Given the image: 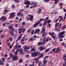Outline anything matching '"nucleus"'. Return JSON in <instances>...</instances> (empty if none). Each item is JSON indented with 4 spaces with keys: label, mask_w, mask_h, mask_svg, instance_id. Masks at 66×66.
<instances>
[{
    "label": "nucleus",
    "mask_w": 66,
    "mask_h": 66,
    "mask_svg": "<svg viewBox=\"0 0 66 66\" xmlns=\"http://www.w3.org/2000/svg\"><path fill=\"white\" fill-rule=\"evenodd\" d=\"M21 14V13L19 12L17 14V16H19V15H20Z\"/></svg>",
    "instance_id": "nucleus-36"
},
{
    "label": "nucleus",
    "mask_w": 66,
    "mask_h": 66,
    "mask_svg": "<svg viewBox=\"0 0 66 66\" xmlns=\"http://www.w3.org/2000/svg\"><path fill=\"white\" fill-rule=\"evenodd\" d=\"M59 18H61L62 19V16H59Z\"/></svg>",
    "instance_id": "nucleus-60"
},
{
    "label": "nucleus",
    "mask_w": 66,
    "mask_h": 66,
    "mask_svg": "<svg viewBox=\"0 0 66 66\" xmlns=\"http://www.w3.org/2000/svg\"><path fill=\"white\" fill-rule=\"evenodd\" d=\"M4 65V63L1 60H0V65Z\"/></svg>",
    "instance_id": "nucleus-26"
},
{
    "label": "nucleus",
    "mask_w": 66,
    "mask_h": 66,
    "mask_svg": "<svg viewBox=\"0 0 66 66\" xmlns=\"http://www.w3.org/2000/svg\"><path fill=\"white\" fill-rule=\"evenodd\" d=\"M1 38H2V39L3 38H4V35H1Z\"/></svg>",
    "instance_id": "nucleus-43"
},
{
    "label": "nucleus",
    "mask_w": 66,
    "mask_h": 66,
    "mask_svg": "<svg viewBox=\"0 0 66 66\" xmlns=\"http://www.w3.org/2000/svg\"><path fill=\"white\" fill-rule=\"evenodd\" d=\"M10 57H11L13 58V61H15V60H18V56L17 55H15L14 56L13 55L12 53H10Z\"/></svg>",
    "instance_id": "nucleus-2"
},
{
    "label": "nucleus",
    "mask_w": 66,
    "mask_h": 66,
    "mask_svg": "<svg viewBox=\"0 0 66 66\" xmlns=\"http://www.w3.org/2000/svg\"><path fill=\"white\" fill-rule=\"evenodd\" d=\"M14 26L16 28H17L18 27V24H16L14 25Z\"/></svg>",
    "instance_id": "nucleus-47"
},
{
    "label": "nucleus",
    "mask_w": 66,
    "mask_h": 66,
    "mask_svg": "<svg viewBox=\"0 0 66 66\" xmlns=\"http://www.w3.org/2000/svg\"><path fill=\"white\" fill-rule=\"evenodd\" d=\"M22 21V19L20 18L19 19V22H20V21Z\"/></svg>",
    "instance_id": "nucleus-57"
},
{
    "label": "nucleus",
    "mask_w": 66,
    "mask_h": 66,
    "mask_svg": "<svg viewBox=\"0 0 66 66\" xmlns=\"http://www.w3.org/2000/svg\"><path fill=\"white\" fill-rule=\"evenodd\" d=\"M40 31V30L39 29H36L35 30V32L34 33V34H35L36 33H39V32Z\"/></svg>",
    "instance_id": "nucleus-10"
},
{
    "label": "nucleus",
    "mask_w": 66,
    "mask_h": 66,
    "mask_svg": "<svg viewBox=\"0 0 66 66\" xmlns=\"http://www.w3.org/2000/svg\"><path fill=\"white\" fill-rule=\"evenodd\" d=\"M41 23V21H38V22L37 23L36 22L35 24H34V28H36V27H37V26H38L39 24L40 23Z\"/></svg>",
    "instance_id": "nucleus-7"
},
{
    "label": "nucleus",
    "mask_w": 66,
    "mask_h": 66,
    "mask_svg": "<svg viewBox=\"0 0 66 66\" xmlns=\"http://www.w3.org/2000/svg\"><path fill=\"white\" fill-rule=\"evenodd\" d=\"M47 21L46 20H45V21H44V23L43 24V26H44L45 25H47Z\"/></svg>",
    "instance_id": "nucleus-27"
},
{
    "label": "nucleus",
    "mask_w": 66,
    "mask_h": 66,
    "mask_svg": "<svg viewBox=\"0 0 66 66\" xmlns=\"http://www.w3.org/2000/svg\"><path fill=\"white\" fill-rule=\"evenodd\" d=\"M29 7V5H26V7L27 8H28V7Z\"/></svg>",
    "instance_id": "nucleus-58"
},
{
    "label": "nucleus",
    "mask_w": 66,
    "mask_h": 66,
    "mask_svg": "<svg viewBox=\"0 0 66 66\" xmlns=\"http://www.w3.org/2000/svg\"><path fill=\"white\" fill-rule=\"evenodd\" d=\"M66 57V55H64V57L63 58V59H65Z\"/></svg>",
    "instance_id": "nucleus-61"
},
{
    "label": "nucleus",
    "mask_w": 66,
    "mask_h": 66,
    "mask_svg": "<svg viewBox=\"0 0 66 66\" xmlns=\"http://www.w3.org/2000/svg\"><path fill=\"white\" fill-rule=\"evenodd\" d=\"M4 12H5V13H8V11H7V10H5L4 11Z\"/></svg>",
    "instance_id": "nucleus-51"
},
{
    "label": "nucleus",
    "mask_w": 66,
    "mask_h": 66,
    "mask_svg": "<svg viewBox=\"0 0 66 66\" xmlns=\"http://www.w3.org/2000/svg\"><path fill=\"white\" fill-rule=\"evenodd\" d=\"M46 40V37H45L43 39V41L42 42H43V45H44L46 43V41L45 40Z\"/></svg>",
    "instance_id": "nucleus-17"
},
{
    "label": "nucleus",
    "mask_w": 66,
    "mask_h": 66,
    "mask_svg": "<svg viewBox=\"0 0 66 66\" xmlns=\"http://www.w3.org/2000/svg\"><path fill=\"white\" fill-rule=\"evenodd\" d=\"M44 56V55L43 54H41V55H40L38 58V59H40V57H43Z\"/></svg>",
    "instance_id": "nucleus-29"
},
{
    "label": "nucleus",
    "mask_w": 66,
    "mask_h": 66,
    "mask_svg": "<svg viewBox=\"0 0 66 66\" xmlns=\"http://www.w3.org/2000/svg\"><path fill=\"white\" fill-rule=\"evenodd\" d=\"M57 25H58V23L57 22L56 23H55V28H56V29H55V31H57V27H58V26H57Z\"/></svg>",
    "instance_id": "nucleus-14"
},
{
    "label": "nucleus",
    "mask_w": 66,
    "mask_h": 66,
    "mask_svg": "<svg viewBox=\"0 0 66 66\" xmlns=\"http://www.w3.org/2000/svg\"><path fill=\"white\" fill-rule=\"evenodd\" d=\"M18 49L16 50V51L14 53V54H17L18 52Z\"/></svg>",
    "instance_id": "nucleus-34"
},
{
    "label": "nucleus",
    "mask_w": 66,
    "mask_h": 66,
    "mask_svg": "<svg viewBox=\"0 0 66 66\" xmlns=\"http://www.w3.org/2000/svg\"><path fill=\"white\" fill-rule=\"evenodd\" d=\"M22 30V28H21L19 29L18 31H19V34L20 33H21V31Z\"/></svg>",
    "instance_id": "nucleus-25"
},
{
    "label": "nucleus",
    "mask_w": 66,
    "mask_h": 66,
    "mask_svg": "<svg viewBox=\"0 0 66 66\" xmlns=\"http://www.w3.org/2000/svg\"><path fill=\"white\" fill-rule=\"evenodd\" d=\"M38 12H37V14H39L40 13H41V12H42V10L41 9H39L38 10Z\"/></svg>",
    "instance_id": "nucleus-23"
},
{
    "label": "nucleus",
    "mask_w": 66,
    "mask_h": 66,
    "mask_svg": "<svg viewBox=\"0 0 66 66\" xmlns=\"http://www.w3.org/2000/svg\"><path fill=\"white\" fill-rule=\"evenodd\" d=\"M15 16V12L12 13L10 14V15L9 17V18H10V19L13 18Z\"/></svg>",
    "instance_id": "nucleus-5"
},
{
    "label": "nucleus",
    "mask_w": 66,
    "mask_h": 66,
    "mask_svg": "<svg viewBox=\"0 0 66 66\" xmlns=\"http://www.w3.org/2000/svg\"><path fill=\"white\" fill-rule=\"evenodd\" d=\"M49 1V0H44L43 1L44 2L46 3V2H48Z\"/></svg>",
    "instance_id": "nucleus-33"
},
{
    "label": "nucleus",
    "mask_w": 66,
    "mask_h": 66,
    "mask_svg": "<svg viewBox=\"0 0 66 66\" xmlns=\"http://www.w3.org/2000/svg\"><path fill=\"white\" fill-rule=\"evenodd\" d=\"M35 49H34V47L32 48L31 50V51H35Z\"/></svg>",
    "instance_id": "nucleus-40"
},
{
    "label": "nucleus",
    "mask_w": 66,
    "mask_h": 66,
    "mask_svg": "<svg viewBox=\"0 0 66 66\" xmlns=\"http://www.w3.org/2000/svg\"><path fill=\"white\" fill-rule=\"evenodd\" d=\"M9 34H11L12 36H14V32L13 31H12L9 32Z\"/></svg>",
    "instance_id": "nucleus-21"
},
{
    "label": "nucleus",
    "mask_w": 66,
    "mask_h": 66,
    "mask_svg": "<svg viewBox=\"0 0 66 66\" xmlns=\"http://www.w3.org/2000/svg\"><path fill=\"white\" fill-rule=\"evenodd\" d=\"M45 20H48V19H49V17H47L46 18H45Z\"/></svg>",
    "instance_id": "nucleus-53"
},
{
    "label": "nucleus",
    "mask_w": 66,
    "mask_h": 66,
    "mask_svg": "<svg viewBox=\"0 0 66 66\" xmlns=\"http://www.w3.org/2000/svg\"><path fill=\"white\" fill-rule=\"evenodd\" d=\"M25 30H26V29H23L22 30V32H24V31H25Z\"/></svg>",
    "instance_id": "nucleus-52"
},
{
    "label": "nucleus",
    "mask_w": 66,
    "mask_h": 66,
    "mask_svg": "<svg viewBox=\"0 0 66 66\" xmlns=\"http://www.w3.org/2000/svg\"><path fill=\"white\" fill-rule=\"evenodd\" d=\"M5 23L6 24H7V25H10V24H11V23H10L9 22L7 23V22H5Z\"/></svg>",
    "instance_id": "nucleus-38"
},
{
    "label": "nucleus",
    "mask_w": 66,
    "mask_h": 66,
    "mask_svg": "<svg viewBox=\"0 0 66 66\" xmlns=\"http://www.w3.org/2000/svg\"><path fill=\"white\" fill-rule=\"evenodd\" d=\"M14 1H15L17 3H18L19 2V0H14Z\"/></svg>",
    "instance_id": "nucleus-45"
},
{
    "label": "nucleus",
    "mask_w": 66,
    "mask_h": 66,
    "mask_svg": "<svg viewBox=\"0 0 66 66\" xmlns=\"http://www.w3.org/2000/svg\"><path fill=\"white\" fill-rule=\"evenodd\" d=\"M28 16L29 17L30 21H33V16L32 15V14L28 15Z\"/></svg>",
    "instance_id": "nucleus-6"
},
{
    "label": "nucleus",
    "mask_w": 66,
    "mask_h": 66,
    "mask_svg": "<svg viewBox=\"0 0 66 66\" xmlns=\"http://www.w3.org/2000/svg\"><path fill=\"white\" fill-rule=\"evenodd\" d=\"M26 57H29V55H26Z\"/></svg>",
    "instance_id": "nucleus-62"
},
{
    "label": "nucleus",
    "mask_w": 66,
    "mask_h": 66,
    "mask_svg": "<svg viewBox=\"0 0 66 66\" xmlns=\"http://www.w3.org/2000/svg\"><path fill=\"white\" fill-rule=\"evenodd\" d=\"M34 30H33L31 31V33L32 35H33V34H34Z\"/></svg>",
    "instance_id": "nucleus-32"
},
{
    "label": "nucleus",
    "mask_w": 66,
    "mask_h": 66,
    "mask_svg": "<svg viewBox=\"0 0 66 66\" xmlns=\"http://www.w3.org/2000/svg\"><path fill=\"white\" fill-rule=\"evenodd\" d=\"M3 27H5L6 26L5 24L4 23H3Z\"/></svg>",
    "instance_id": "nucleus-59"
},
{
    "label": "nucleus",
    "mask_w": 66,
    "mask_h": 66,
    "mask_svg": "<svg viewBox=\"0 0 66 66\" xmlns=\"http://www.w3.org/2000/svg\"><path fill=\"white\" fill-rule=\"evenodd\" d=\"M39 48L41 51H43V50H44V49H46V47H44V46L40 47Z\"/></svg>",
    "instance_id": "nucleus-13"
},
{
    "label": "nucleus",
    "mask_w": 66,
    "mask_h": 66,
    "mask_svg": "<svg viewBox=\"0 0 66 66\" xmlns=\"http://www.w3.org/2000/svg\"><path fill=\"white\" fill-rule=\"evenodd\" d=\"M31 47L30 46L27 47V50H29V49H30V48Z\"/></svg>",
    "instance_id": "nucleus-54"
},
{
    "label": "nucleus",
    "mask_w": 66,
    "mask_h": 66,
    "mask_svg": "<svg viewBox=\"0 0 66 66\" xmlns=\"http://www.w3.org/2000/svg\"><path fill=\"white\" fill-rule=\"evenodd\" d=\"M55 53H57L58 52V47L57 48L56 51L55 52Z\"/></svg>",
    "instance_id": "nucleus-48"
},
{
    "label": "nucleus",
    "mask_w": 66,
    "mask_h": 66,
    "mask_svg": "<svg viewBox=\"0 0 66 66\" xmlns=\"http://www.w3.org/2000/svg\"><path fill=\"white\" fill-rule=\"evenodd\" d=\"M24 37H23L22 39H21V43H22L23 42H24Z\"/></svg>",
    "instance_id": "nucleus-31"
},
{
    "label": "nucleus",
    "mask_w": 66,
    "mask_h": 66,
    "mask_svg": "<svg viewBox=\"0 0 66 66\" xmlns=\"http://www.w3.org/2000/svg\"><path fill=\"white\" fill-rule=\"evenodd\" d=\"M44 61H43V62L44 63H43V65L44 66L45 65L46 63V62H47L48 61H47V60H46V61H45V60H46V58H44Z\"/></svg>",
    "instance_id": "nucleus-12"
},
{
    "label": "nucleus",
    "mask_w": 66,
    "mask_h": 66,
    "mask_svg": "<svg viewBox=\"0 0 66 66\" xmlns=\"http://www.w3.org/2000/svg\"><path fill=\"white\" fill-rule=\"evenodd\" d=\"M38 51H37L33 53H31V54L32 56L35 57V56H37V55H38Z\"/></svg>",
    "instance_id": "nucleus-4"
},
{
    "label": "nucleus",
    "mask_w": 66,
    "mask_h": 66,
    "mask_svg": "<svg viewBox=\"0 0 66 66\" xmlns=\"http://www.w3.org/2000/svg\"><path fill=\"white\" fill-rule=\"evenodd\" d=\"M31 3L32 5H36V4H37V3L36 2H31Z\"/></svg>",
    "instance_id": "nucleus-18"
},
{
    "label": "nucleus",
    "mask_w": 66,
    "mask_h": 66,
    "mask_svg": "<svg viewBox=\"0 0 66 66\" xmlns=\"http://www.w3.org/2000/svg\"><path fill=\"white\" fill-rule=\"evenodd\" d=\"M65 33V31H63L61 32L59 34V37L60 38H63L65 36V35H64Z\"/></svg>",
    "instance_id": "nucleus-3"
},
{
    "label": "nucleus",
    "mask_w": 66,
    "mask_h": 66,
    "mask_svg": "<svg viewBox=\"0 0 66 66\" xmlns=\"http://www.w3.org/2000/svg\"><path fill=\"white\" fill-rule=\"evenodd\" d=\"M66 64L64 62V64H63V66H66Z\"/></svg>",
    "instance_id": "nucleus-64"
},
{
    "label": "nucleus",
    "mask_w": 66,
    "mask_h": 66,
    "mask_svg": "<svg viewBox=\"0 0 66 66\" xmlns=\"http://www.w3.org/2000/svg\"><path fill=\"white\" fill-rule=\"evenodd\" d=\"M46 31V29L45 28V26H43L42 28V29L41 31V33L43 34L42 35V37H44L47 35V32H45Z\"/></svg>",
    "instance_id": "nucleus-1"
},
{
    "label": "nucleus",
    "mask_w": 66,
    "mask_h": 66,
    "mask_svg": "<svg viewBox=\"0 0 66 66\" xmlns=\"http://www.w3.org/2000/svg\"><path fill=\"white\" fill-rule=\"evenodd\" d=\"M50 48H48L46 50H45V52H48V51H50V50H49V49H50Z\"/></svg>",
    "instance_id": "nucleus-28"
},
{
    "label": "nucleus",
    "mask_w": 66,
    "mask_h": 66,
    "mask_svg": "<svg viewBox=\"0 0 66 66\" xmlns=\"http://www.w3.org/2000/svg\"><path fill=\"white\" fill-rule=\"evenodd\" d=\"M55 2L54 3L55 4H56V3H57L58 2V1H57V0H55Z\"/></svg>",
    "instance_id": "nucleus-41"
},
{
    "label": "nucleus",
    "mask_w": 66,
    "mask_h": 66,
    "mask_svg": "<svg viewBox=\"0 0 66 66\" xmlns=\"http://www.w3.org/2000/svg\"><path fill=\"white\" fill-rule=\"evenodd\" d=\"M38 55H41V54H42L40 53V52H38Z\"/></svg>",
    "instance_id": "nucleus-50"
},
{
    "label": "nucleus",
    "mask_w": 66,
    "mask_h": 66,
    "mask_svg": "<svg viewBox=\"0 0 66 66\" xmlns=\"http://www.w3.org/2000/svg\"><path fill=\"white\" fill-rule=\"evenodd\" d=\"M41 64H42V62H39L38 63V65L40 66V65H41Z\"/></svg>",
    "instance_id": "nucleus-46"
},
{
    "label": "nucleus",
    "mask_w": 66,
    "mask_h": 66,
    "mask_svg": "<svg viewBox=\"0 0 66 66\" xmlns=\"http://www.w3.org/2000/svg\"><path fill=\"white\" fill-rule=\"evenodd\" d=\"M27 47H28V46H26L24 47V50L25 52H26V50H27Z\"/></svg>",
    "instance_id": "nucleus-22"
},
{
    "label": "nucleus",
    "mask_w": 66,
    "mask_h": 66,
    "mask_svg": "<svg viewBox=\"0 0 66 66\" xmlns=\"http://www.w3.org/2000/svg\"><path fill=\"white\" fill-rule=\"evenodd\" d=\"M50 26H51V24H48V26H47V27H49V28H50Z\"/></svg>",
    "instance_id": "nucleus-56"
},
{
    "label": "nucleus",
    "mask_w": 66,
    "mask_h": 66,
    "mask_svg": "<svg viewBox=\"0 0 66 66\" xmlns=\"http://www.w3.org/2000/svg\"><path fill=\"white\" fill-rule=\"evenodd\" d=\"M27 20H30V18L29 17L27 18Z\"/></svg>",
    "instance_id": "nucleus-55"
},
{
    "label": "nucleus",
    "mask_w": 66,
    "mask_h": 66,
    "mask_svg": "<svg viewBox=\"0 0 66 66\" xmlns=\"http://www.w3.org/2000/svg\"><path fill=\"white\" fill-rule=\"evenodd\" d=\"M22 59H21L20 60H19V63H21L22 62Z\"/></svg>",
    "instance_id": "nucleus-39"
},
{
    "label": "nucleus",
    "mask_w": 66,
    "mask_h": 66,
    "mask_svg": "<svg viewBox=\"0 0 66 66\" xmlns=\"http://www.w3.org/2000/svg\"><path fill=\"white\" fill-rule=\"evenodd\" d=\"M13 25H14V24H11L10 26H8V27L10 29H12L13 28Z\"/></svg>",
    "instance_id": "nucleus-19"
},
{
    "label": "nucleus",
    "mask_w": 66,
    "mask_h": 66,
    "mask_svg": "<svg viewBox=\"0 0 66 66\" xmlns=\"http://www.w3.org/2000/svg\"><path fill=\"white\" fill-rule=\"evenodd\" d=\"M40 21H44L45 20V19H42V18H41L39 20Z\"/></svg>",
    "instance_id": "nucleus-35"
},
{
    "label": "nucleus",
    "mask_w": 66,
    "mask_h": 66,
    "mask_svg": "<svg viewBox=\"0 0 66 66\" xmlns=\"http://www.w3.org/2000/svg\"><path fill=\"white\" fill-rule=\"evenodd\" d=\"M12 9H14L15 7V6L14 4H13L12 5Z\"/></svg>",
    "instance_id": "nucleus-37"
},
{
    "label": "nucleus",
    "mask_w": 66,
    "mask_h": 66,
    "mask_svg": "<svg viewBox=\"0 0 66 66\" xmlns=\"http://www.w3.org/2000/svg\"><path fill=\"white\" fill-rule=\"evenodd\" d=\"M55 49H56V48H53L52 50L53 52H55Z\"/></svg>",
    "instance_id": "nucleus-44"
},
{
    "label": "nucleus",
    "mask_w": 66,
    "mask_h": 66,
    "mask_svg": "<svg viewBox=\"0 0 66 66\" xmlns=\"http://www.w3.org/2000/svg\"><path fill=\"white\" fill-rule=\"evenodd\" d=\"M21 47V45H18V48L19 49V48H20Z\"/></svg>",
    "instance_id": "nucleus-63"
},
{
    "label": "nucleus",
    "mask_w": 66,
    "mask_h": 66,
    "mask_svg": "<svg viewBox=\"0 0 66 66\" xmlns=\"http://www.w3.org/2000/svg\"><path fill=\"white\" fill-rule=\"evenodd\" d=\"M49 34L52 37L53 39H55V36L52 35V34L50 32L49 33Z\"/></svg>",
    "instance_id": "nucleus-15"
},
{
    "label": "nucleus",
    "mask_w": 66,
    "mask_h": 66,
    "mask_svg": "<svg viewBox=\"0 0 66 66\" xmlns=\"http://www.w3.org/2000/svg\"><path fill=\"white\" fill-rule=\"evenodd\" d=\"M22 38V35L21 34H20L19 35V37L18 38V39L19 40L20 39H21V38Z\"/></svg>",
    "instance_id": "nucleus-24"
},
{
    "label": "nucleus",
    "mask_w": 66,
    "mask_h": 66,
    "mask_svg": "<svg viewBox=\"0 0 66 66\" xmlns=\"http://www.w3.org/2000/svg\"><path fill=\"white\" fill-rule=\"evenodd\" d=\"M18 52H20V54H22L23 52V51L22 50V48H20L19 49H18Z\"/></svg>",
    "instance_id": "nucleus-9"
},
{
    "label": "nucleus",
    "mask_w": 66,
    "mask_h": 66,
    "mask_svg": "<svg viewBox=\"0 0 66 66\" xmlns=\"http://www.w3.org/2000/svg\"><path fill=\"white\" fill-rule=\"evenodd\" d=\"M52 21L51 20H48L47 21V22L48 23H50Z\"/></svg>",
    "instance_id": "nucleus-30"
},
{
    "label": "nucleus",
    "mask_w": 66,
    "mask_h": 66,
    "mask_svg": "<svg viewBox=\"0 0 66 66\" xmlns=\"http://www.w3.org/2000/svg\"><path fill=\"white\" fill-rule=\"evenodd\" d=\"M43 44V42H38L37 44V46H41Z\"/></svg>",
    "instance_id": "nucleus-20"
},
{
    "label": "nucleus",
    "mask_w": 66,
    "mask_h": 66,
    "mask_svg": "<svg viewBox=\"0 0 66 66\" xmlns=\"http://www.w3.org/2000/svg\"><path fill=\"white\" fill-rule=\"evenodd\" d=\"M29 40L30 41V42L34 41V40H35V38L33 37H31V38H29Z\"/></svg>",
    "instance_id": "nucleus-11"
},
{
    "label": "nucleus",
    "mask_w": 66,
    "mask_h": 66,
    "mask_svg": "<svg viewBox=\"0 0 66 66\" xmlns=\"http://www.w3.org/2000/svg\"><path fill=\"white\" fill-rule=\"evenodd\" d=\"M24 4L25 5H30L31 4V3H30V2L29 1H25Z\"/></svg>",
    "instance_id": "nucleus-8"
},
{
    "label": "nucleus",
    "mask_w": 66,
    "mask_h": 66,
    "mask_svg": "<svg viewBox=\"0 0 66 66\" xmlns=\"http://www.w3.org/2000/svg\"><path fill=\"white\" fill-rule=\"evenodd\" d=\"M2 60L3 61V62L4 63V61H5V58H3L2 59Z\"/></svg>",
    "instance_id": "nucleus-42"
},
{
    "label": "nucleus",
    "mask_w": 66,
    "mask_h": 66,
    "mask_svg": "<svg viewBox=\"0 0 66 66\" xmlns=\"http://www.w3.org/2000/svg\"><path fill=\"white\" fill-rule=\"evenodd\" d=\"M34 60H35V61H36L35 62V63H38L39 62V60H38V59H34Z\"/></svg>",
    "instance_id": "nucleus-16"
},
{
    "label": "nucleus",
    "mask_w": 66,
    "mask_h": 66,
    "mask_svg": "<svg viewBox=\"0 0 66 66\" xmlns=\"http://www.w3.org/2000/svg\"><path fill=\"white\" fill-rule=\"evenodd\" d=\"M25 23H26V22H23L22 23V25H24L25 24Z\"/></svg>",
    "instance_id": "nucleus-49"
}]
</instances>
